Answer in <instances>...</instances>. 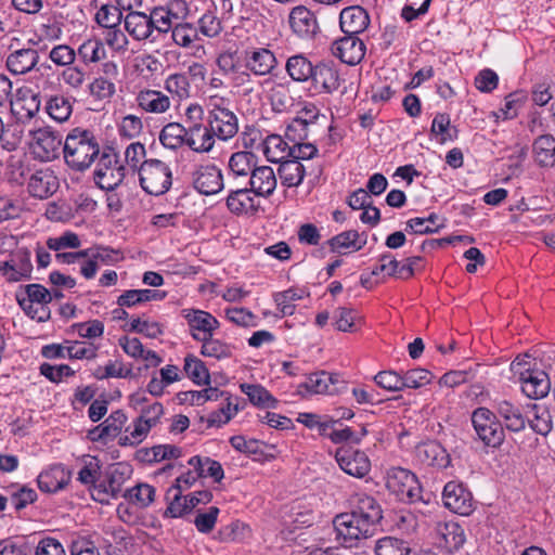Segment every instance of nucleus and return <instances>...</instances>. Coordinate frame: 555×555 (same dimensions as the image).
I'll list each match as a JSON object with an SVG mask.
<instances>
[{
    "mask_svg": "<svg viewBox=\"0 0 555 555\" xmlns=\"http://www.w3.org/2000/svg\"><path fill=\"white\" fill-rule=\"evenodd\" d=\"M183 371L197 385H207L210 380L209 371L205 363L193 354L184 358Z\"/></svg>",
    "mask_w": 555,
    "mask_h": 555,
    "instance_id": "47",
    "label": "nucleus"
},
{
    "mask_svg": "<svg viewBox=\"0 0 555 555\" xmlns=\"http://www.w3.org/2000/svg\"><path fill=\"white\" fill-rule=\"evenodd\" d=\"M127 422V416L121 410L112 412V414L99 426L95 431H100L99 438H115L121 431Z\"/></svg>",
    "mask_w": 555,
    "mask_h": 555,
    "instance_id": "49",
    "label": "nucleus"
},
{
    "mask_svg": "<svg viewBox=\"0 0 555 555\" xmlns=\"http://www.w3.org/2000/svg\"><path fill=\"white\" fill-rule=\"evenodd\" d=\"M11 258L14 263V273L11 274V282L30 279L33 272L30 250L25 247L18 248Z\"/></svg>",
    "mask_w": 555,
    "mask_h": 555,
    "instance_id": "45",
    "label": "nucleus"
},
{
    "mask_svg": "<svg viewBox=\"0 0 555 555\" xmlns=\"http://www.w3.org/2000/svg\"><path fill=\"white\" fill-rule=\"evenodd\" d=\"M241 390L248 397L249 401L261 408H275L276 399L261 385L242 384Z\"/></svg>",
    "mask_w": 555,
    "mask_h": 555,
    "instance_id": "46",
    "label": "nucleus"
},
{
    "mask_svg": "<svg viewBox=\"0 0 555 555\" xmlns=\"http://www.w3.org/2000/svg\"><path fill=\"white\" fill-rule=\"evenodd\" d=\"M522 364L518 361H513L511 370L515 374H519V382L521 383V391L530 399H541L547 396L551 390V380L548 375L541 370L525 369L521 371Z\"/></svg>",
    "mask_w": 555,
    "mask_h": 555,
    "instance_id": "9",
    "label": "nucleus"
},
{
    "mask_svg": "<svg viewBox=\"0 0 555 555\" xmlns=\"http://www.w3.org/2000/svg\"><path fill=\"white\" fill-rule=\"evenodd\" d=\"M59 189V179L51 169L35 171L28 181V192L33 197L44 199Z\"/></svg>",
    "mask_w": 555,
    "mask_h": 555,
    "instance_id": "21",
    "label": "nucleus"
},
{
    "mask_svg": "<svg viewBox=\"0 0 555 555\" xmlns=\"http://www.w3.org/2000/svg\"><path fill=\"white\" fill-rule=\"evenodd\" d=\"M533 154L537 163L543 167L555 165V138L543 134L533 142Z\"/></svg>",
    "mask_w": 555,
    "mask_h": 555,
    "instance_id": "37",
    "label": "nucleus"
},
{
    "mask_svg": "<svg viewBox=\"0 0 555 555\" xmlns=\"http://www.w3.org/2000/svg\"><path fill=\"white\" fill-rule=\"evenodd\" d=\"M186 135L188 127L179 122H169L162 129L159 141L166 149L177 150L185 145Z\"/></svg>",
    "mask_w": 555,
    "mask_h": 555,
    "instance_id": "41",
    "label": "nucleus"
},
{
    "mask_svg": "<svg viewBox=\"0 0 555 555\" xmlns=\"http://www.w3.org/2000/svg\"><path fill=\"white\" fill-rule=\"evenodd\" d=\"M225 204L228 209L236 216L254 215L258 210L254 192L246 183L244 186L230 188Z\"/></svg>",
    "mask_w": 555,
    "mask_h": 555,
    "instance_id": "19",
    "label": "nucleus"
},
{
    "mask_svg": "<svg viewBox=\"0 0 555 555\" xmlns=\"http://www.w3.org/2000/svg\"><path fill=\"white\" fill-rule=\"evenodd\" d=\"M263 144V154L271 163H280L292 155V146L279 134L268 135Z\"/></svg>",
    "mask_w": 555,
    "mask_h": 555,
    "instance_id": "36",
    "label": "nucleus"
},
{
    "mask_svg": "<svg viewBox=\"0 0 555 555\" xmlns=\"http://www.w3.org/2000/svg\"><path fill=\"white\" fill-rule=\"evenodd\" d=\"M495 414L502 420L506 429L520 433L526 428L528 414L525 406L514 403L511 400L502 399L495 401Z\"/></svg>",
    "mask_w": 555,
    "mask_h": 555,
    "instance_id": "15",
    "label": "nucleus"
},
{
    "mask_svg": "<svg viewBox=\"0 0 555 555\" xmlns=\"http://www.w3.org/2000/svg\"><path fill=\"white\" fill-rule=\"evenodd\" d=\"M47 113L51 118L59 122H63L72 115V103L63 95H54L49 99L46 106Z\"/></svg>",
    "mask_w": 555,
    "mask_h": 555,
    "instance_id": "51",
    "label": "nucleus"
},
{
    "mask_svg": "<svg viewBox=\"0 0 555 555\" xmlns=\"http://www.w3.org/2000/svg\"><path fill=\"white\" fill-rule=\"evenodd\" d=\"M285 68L294 81L305 82L311 79L314 65L302 54H297L287 60Z\"/></svg>",
    "mask_w": 555,
    "mask_h": 555,
    "instance_id": "42",
    "label": "nucleus"
},
{
    "mask_svg": "<svg viewBox=\"0 0 555 555\" xmlns=\"http://www.w3.org/2000/svg\"><path fill=\"white\" fill-rule=\"evenodd\" d=\"M295 118H298L302 121L305 120L308 124V127L317 133H320V131L324 128V125H322L321 121L326 119V117L320 114L319 108L313 104L304 106Z\"/></svg>",
    "mask_w": 555,
    "mask_h": 555,
    "instance_id": "63",
    "label": "nucleus"
},
{
    "mask_svg": "<svg viewBox=\"0 0 555 555\" xmlns=\"http://www.w3.org/2000/svg\"><path fill=\"white\" fill-rule=\"evenodd\" d=\"M193 185L201 194H217L224 188L221 170L215 165L199 166L193 172Z\"/></svg>",
    "mask_w": 555,
    "mask_h": 555,
    "instance_id": "17",
    "label": "nucleus"
},
{
    "mask_svg": "<svg viewBox=\"0 0 555 555\" xmlns=\"http://www.w3.org/2000/svg\"><path fill=\"white\" fill-rule=\"evenodd\" d=\"M216 137L209 130L206 122L201 125H188L185 145L195 153H210L216 143Z\"/></svg>",
    "mask_w": 555,
    "mask_h": 555,
    "instance_id": "22",
    "label": "nucleus"
},
{
    "mask_svg": "<svg viewBox=\"0 0 555 555\" xmlns=\"http://www.w3.org/2000/svg\"><path fill=\"white\" fill-rule=\"evenodd\" d=\"M228 98L210 95L205 101V122L217 140L227 142L238 132V118Z\"/></svg>",
    "mask_w": 555,
    "mask_h": 555,
    "instance_id": "2",
    "label": "nucleus"
},
{
    "mask_svg": "<svg viewBox=\"0 0 555 555\" xmlns=\"http://www.w3.org/2000/svg\"><path fill=\"white\" fill-rule=\"evenodd\" d=\"M122 13L119 8L104 4L95 13V22L104 28L111 29L120 24Z\"/></svg>",
    "mask_w": 555,
    "mask_h": 555,
    "instance_id": "60",
    "label": "nucleus"
},
{
    "mask_svg": "<svg viewBox=\"0 0 555 555\" xmlns=\"http://www.w3.org/2000/svg\"><path fill=\"white\" fill-rule=\"evenodd\" d=\"M415 455L418 462L426 466L446 468L450 464V456L447 450L437 441L418 444Z\"/></svg>",
    "mask_w": 555,
    "mask_h": 555,
    "instance_id": "27",
    "label": "nucleus"
},
{
    "mask_svg": "<svg viewBox=\"0 0 555 555\" xmlns=\"http://www.w3.org/2000/svg\"><path fill=\"white\" fill-rule=\"evenodd\" d=\"M442 500L448 509L462 516H468L474 509L472 493L456 481H450L444 486Z\"/></svg>",
    "mask_w": 555,
    "mask_h": 555,
    "instance_id": "14",
    "label": "nucleus"
},
{
    "mask_svg": "<svg viewBox=\"0 0 555 555\" xmlns=\"http://www.w3.org/2000/svg\"><path fill=\"white\" fill-rule=\"evenodd\" d=\"M319 133L313 131L308 127V124L304 120H299L298 118H293L286 126L285 129V139L295 144L301 143V141H308L310 139L315 140V137Z\"/></svg>",
    "mask_w": 555,
    "mask_h": 555,
    "instance_id": "48",
    "label": "nucleus"
},
{
    "mask_svg": "<svg viewBox=\"0 0 555 555\" xmlns=\"http://www.w3.org/2000/svg\"><path fill=\"white\" fill-rule=\"evenodd\" d=\"M182 314L190 327V334L194 339L197 337H207L219 327V321L209 312L198 309H184Z\"/></svg>",
    "mask_w": 555,
    "mask_h": 555,
    "instance_id": "20",
    "label": "nucleus"
},
{
    "mask_svg": "<svg viewBox=\"0 0 555 555\" xmlns=\"http://www.w3.org/2000/svg\"><path fill=\"white\" fill-rule=\"evenodd\" d=\"M164 88L179 100H185L190 96L191 86L184 74L169 75L165 80Z\"/></svg>",
    "mask_w": 555,
    "mask_h": 555,
    "instance_id": "53",
    "label": "nucleus"
},
{
    "mask_svg": "<svg viewBox=\"0 0 555 555\" xmlns=\"http://www.w3.org/2000/svg\"><path fill=\"white\" fill-rule=\"evenodd\" d=\"M188 464L192 466L195 472H198V475L202 476V478L210 477L215 482H220L224 477L221 464L210 457L195 455L189 460Z\"/></svg>",
    "mask_w": 555,
    "mask_h": 555,
    "instance_id": "39",
    "label": "nucleus"
},
{
    "mask_svg": "<svg viewBox=\"0 0 555 555\" xmlns=\"http://www.w3.org/2000/svg\"><path fill=\"white\" fill-rule=\"evenodd\" d=\"M272 109L276 113L286 112L294 104V98L287 86L278 83L270 90L269 95Z\"/></svg>",
    "mask_w": 555,
    "mask_h": 555,
    "instance_id": "52",
    "label": "nucleus"
},
{
    "mask_svg": "<svg viewBox=\"0 0 555 555\" xmlns=\"http://www.w3.org/2000/svg\"><path fill=\"white\" fill-rule=\"evenodd\" d=\"M532 411H534V416L532 420L528 417V422L531 429L539 435L546 436L553 427L552 416L550 411L546 409H539L537 404L527 405Z\"/></svg>",
    "mask_w": 555,
    "mask_h": 555,
    "instance_id": "57",
    "label": "nucleus"
},
{
    "mask_svg": "<svg viewBox=\"0 0 555 555\" xmlns=\"http://www.w3.org/2000/svg\"><path fill=\"white\" fill-rule=\"evenodd\" d=\"M220 509L210 506L206 512L198 511L193 522L201 533H209L214 530Z\"/></svg>",
    "mask_w": 555,
    "mask_h": 555,
    "instance_id": "64",
    "label": "nucleus"
},
{
    "mask_svg": "<svg viewBox=\"0 0 555 555\" xmlns=\"http://www.w3.org/2000/svg\"><path fill=\"white\" fill-rule=\"evenodd\" d=\"M410 553L409 543L395 537H384L375 545L376 555H410Z\"/></svg>",
    "mask_w": 555,
    "mask_h": 555,
    "instance_id": "50",
    "label": "nucleus"
},
{
    "mask_svg": "<svg viewBox=\"0 0 555 555\" xmlns=\"http://www.w3.org/2000/svg\"><path fill=\"white\" fill-rule=\"evenodd\" d=\"M126 177V168L118 163L115 153H102L98 168L94 171V181L99 188L113 191L120 185Z\"/></svg>",
    "mask_w": 555,
    "mask_h": 555,
    "instance_id": "10",
    "label": "nucleus"
},
{
    "mask_svg": "<svg viewBox=\"0 0 555 555\" xmlns=\"http://www.w3.org/2000/svg\"><path fill=\"white\" fill-rule=\"evenodd\" d=\"M335 326L340 332H353L357 330L361 317L351 308L341 307L334 313Z\"/></svg>",
    "mask_w": 555,
    "mask_h": 555,
    "instance_id": "55",
    "label": "nucleus"
},
{
    "mask_svg": "<svg viewBox=\"0 0 555 555\" xmlns=\"http://www.w3.org/2000/svg\"><path fill=\"white\" fill-rule=\"evenodd\" d=\"M276 177L270 166H260L254 169L251 176L246 180L254 195L269 197L276 188Z\"/></svg>",
    "mask_w": 555,
    "mask_h": 555,
    "instance_id": "24",
    "label": "nucleus"
},
{
    "mask_svg": "<svg viewBox=\"0 0 555 555\" xmlns=\"http://www.w3.org/2000/svg\"><path fill=\"white\" fill-rule=\"evenodd\" d=\"M367 242L365 232L359 233L356 230L344 231L327 241L333 253H339L341 249H352L358 251L362 249Z\"/></svg>",
    "mask_w": 555,
    "mask_h": 555,
    "instance_id": "33",
    "label": "nucleus"
},
{
    "mask_svg": "<svg viewBox=\"0 0 555 555\" xmlns=\"http://www.w3.org/2000/svg\"><path fill=\"white\" fill-rule=\"evenodd\" d=\"M40 109V100L37 94L23 96L16 102V108L13 112L16 114L17 119L25 122L33 119Z\"/></svg>",
    "mask_w": 555,
    "mask_h": 555,
    "instance_id": "56",
    "label": "nucleus"
},
{
    "mask_svg": "<svg viewBox=\"0 0 555 555\" xmlns=\"http://www.w3.org/2000/svg\"><path fill=\"white\" fill-rule=\"evenodd\" d=\"M333 527L336 540L345 547L357 546L360 540L369 539L376 532L350 509L337 514L333 518Z\"/></svg>",
    "mask_w": 555,
    "mask_h": 555,
    "instance_id": "3",
    "label": "nucleus"
},
{
    "mask_svg": "<svg viewBox=\"0 0 555 555\" xmlns=\"http://www.w3.org/2000/svg\"><path fill=\"white\" fill-rule=\"evenodd\" d=\"M279 164L278 175L283 185L294 188L301 184L306 170L300 162L289 157Z\"/></svg>",
    "mask_w": 555,
    "mask_h": 555,
    "instance_id": "35",
    "label": "nucleus"
},
{
    "mask_svg": "<svg viewBox=\"0 0 555 555\" xmlns=\"http://www.w3.org/2000/svg\"><path fill=\"white\" fill-rule=\"evenodd\" d=\"M339 467L356 478L365 477L371 470V461L365 452L351 447H340L335 452Z\"/></svg>",
    "mask_w": 555,
    "mask_h": 555,
    "instance_id": "12",
    "label": "nucleus"
},
{
    "mask_svg": "<svg viewBox=\"0 0 555 555\" xmlns=\"http://www.w3.org/2000/svg\"><path fill=\"white\" fill-rule=\"evenodd\" d=\"M386 487L401 502H427L417 477L405 468L391 467L387 472Z\"/></svg>",
    "mask_w": 555,
    "mask_h": 555,
    "instance_id": "4",
    "label": "nucleus"
},
{
    "mask_svg": "<svg viewBox=\"0 0 555 555\" xmlns=\"http://www.w3.org/2000/svg\"><path fill=\"white\" fill-rule=\"evenodd\" d=\"M348 508L375 531L383 519V509L378 501L366 493H354L348 500Z\"/></svg>",
    "mask_w": 555,
    "mask_h": 555,
    "instance_id": "13",
    "label": "nucleus"
},
{
    "mask_svg": "<svg viewBox=\"0 0 555 555\" xmlns=\"http://www.w3.org/2000/svg\"><path fill=\"white\" fill-rule=\"evenodd\" d=\"M311 80L315 87L320 86L321 90L325 93H332L340 86L338 69L331 62H320L314 65Z\"/></svg>",
    "mask_w": 555,
    "mask_h": 555,
    "instance_id": "31",
    "label": "nucleus"
},
{
    "mask_svg": "<svg viewBox=\"0 0 555 555\" xmlns=\"http://www.w3.org/2000/svg\"><path fill=\"white\" fill-rule=\"evenodd\" d=\"M63 154L68 167L85 171L99 157L100 145L93 132L75 128L65 139Z\"/></svg>",
    "mask_w": 555,
    "mask_h": 555,
    "instance_id": "1",
    "label": "nucleus"
},
{
    "mask_svg": "<svg viewBox=\"0 0 555 555\" xmlns=\"http://www.w3.org/2000/svg\"><path fill=\"white\" fill-rule=\"evenodd\" d=\"M39 62L38 51L30 48L14 49L8 56L5 65L13 75H24L36 68Z\"/></svg>",
    "mask_w": 555,
    "mask_h": 555,
    "instance_id": "23",
    "label": "nucleus"
},
{
    "mask_svg": "<svg viewBox=\"0 0 555 555\" xmlns=\"http://www.w3.org/2000/svg\"><path fill=\"white\" fill-rule=\"evenodd\" d=\"M289 25L293 31L300 38H312L319 29L314 14L302 5L296 7L291 11Z\"/></svg>",
    "mask_w": 555,
    "mask_h": 555,
    "instance_id": "25",
    "label": "nucleus"
},
{
    "mask_svg": "<svg viewBox=\"0 0 555 555\" xmlns=\"http://www.w3.org/2000/svg\"><path fill=\"white\" fill-rule=\"evenodd\" d=\"M346 388V383L338 374L321 371L310 374L305 383L298 385L297 393L305 397V390L310 395H337Z\"/></svg>",
    "mask_w": 555,
    "mask_h": 555,
    "instance_id": "11",
    "label": "nucleus"
},
{
    "mask_svg": "<svg viewBox=\"0 0 555 555\" xmlns=\"http://www.w3.org/2000/svg\"><path fill=\"white\" fill-rule=\"evenodd\" d=\"M171 38L177 46L189 48L197 38V29L190 23L177 24L171 29Z\"/></svg>",
    "mask_w": 555,
    "mask_h": 555,
    "instance_id": "62",
    "label": "nucleus"
},
{
    "mask_svg": "<svg viewBox=\"0 0 555 555\" xmlns=\"http://www.w3.org/2000/svg\"><path fill=\"white\" fill-rule=\"evenodd\" d=\"M156 490L149 483H138L125 491L122 496L140 508L149 507L155 500Z\"/></svg>",
    "mask_w": 555,
    "mask_h": 555,
    "instance_id": "44",
    "label": "nucleus"
},
{
    "mask_svg": "<svg viewBox=\"0 0 555 555\" xmlns=\"http://www.w3.org/2000/svg\"><path fill=\"white\" fill-rule=\"evenodd\" d=\"M66 353L70 359H94L96 357L98 348L90 343L78 340H66Z\"/></svg>",
    "mask_w": 555,
    "mask_h": 555,
    "instance_id": "61",
    "label": "nucleus"
},
{
    "mask_svg": "<svg viewBox=\"0 0 555 555\" xmlns=\"http://www.w3.org/2000/svg\"><path fill=\"white\" fill-rule=\"evenodd\" d=\"M137 103L140 108L147 113L162 114L169 109V98L158 90H141L137 95Z\"/></svg>",
    "mask_w": 555,
    "mask_h": 555,
    "instance_id": "34",
    "label": "nucleus"
},
{
    "mask_svg": "<svg viewBox=\"0 0 555 555\" xmlns=\"http://www.w3.org/2000/svg\"><path fill=\"white\" fill-rule=\"evenodd\" d=\"M439 544L450 553L457 552L465 543L466 535L463 527L455 521L439 522L436 527Z\"/></svg>",
    "mask_w": 555,
    "mask_h": 555,
    "instance_id": "28",
    "label": "nucleus"
},
{
    "mask_svg": "<svg viewBox=\"0 0 555 555\" xmlns=\"http://www.w3.org/2000/svg\"><path fill=\"white\" fill-rule=\"evenodd\" d=\"M166 499L168 506L164 512V517L180 518L192 512L186 495H182V492L179 491V487H170L167 491Z\"/></svg>",
    "mask_w": 555,
    "mask_h": 555,
    "instance_id": "40",
    "label": "nucleus"
},
{
    "mask_svg": "<svg viewBox=\"0 0 555 555\" xmlns=\"http://www.w3.org/2000/svg\"><path fill=\"white\" fill-rule=\"evenodd\" d=\"M147 14L154 42H156L162 36L171 31L172 18L162 5L152 8Z\"/></svg>",
    "mask_w": 555,
    "mask_h": 555,
    "instance_id": "43",
    "label": "nucleus"
},
{
    "mask_svg": "<svg viewBox=\"0 0 555 555\" xmlns=\"http://www.w3.org/2000/svg\"><path fill=\"white\" fill-rule=\"evenodd\" d=\"M242 61L245 68L256 76L271 74L278 64L274 53L266 48H250L243 51Z\"/></svg>",
    "mask_w": 555,
    "mask_h": 555,
    "instance_id": "16",
    "label": "nucleus"
},
{
    "mask_svg": "<svg viewBox=\"0 0 555 555\" xmlns=\"http://www.w3.org/2000/svg\"><path fill=\"white\" fill-rule=\"evenodd\" d=\"M472 424L478 438L488 447L499 448L504 442L505 433L495 412L488 408H477L472 413Z\"/></svg>",
    "mask_w": 555,
    "mask_h": 555,
    "instance_id": "6",
    "label": "nucleus"
},
{
    "mask_svg": "<svg viewBox=\"0 0 555 555\" xmlns=\"http://www.w3.org/2000/svg\"><path fill=\"white\" fill-rule=\"evenodd\" d=\"M422 262L423 258L421 256L408 257L403 264L397 260L396 268L388 271V276L400 280H409L415 274L416 271L421 269Z\"/></svg>",
    "mask_w": 555,
    "mask_h": 555,
    "instance_id": "59",
    "label": "nucleus"
},
{
    "mask_svg": "<svg viewBox=\"0 0 555 555\" xmlns=\"http://www.w3.org/2000/svg\"><path fill=\"white\" fill-rule=\"evenodd\" d=\"M30 152L40 162H51L60 156L63 137L50 127L30 131Z\"/></svg>",
    "mask_w": 555,
    "mask_h": 555,
    "instance_id": "8",
    "label": "nucleus"
},
{
    "mask_svg": "<svg viewBox=\"0 0 555 555\" xmlns=\"http://www.w3.org/2000/svg\"><path fill=\"white\" fill-rule=\"evenodd\" d=\"M257 162L258 157L253 152H235L229 159V176L235 180L243 178L246 181L256 168Z\"/></svg>",
    "mask_w": 555,
    "mask_h": 555,
    "instance_id": "32",
    "label": "nucleus"
},
{
    "mask_svg": "<svg viewBox=\"0 0 555 555\" xmlns=\"http://www.w3.org/2000/svg\"><path fill=\"white\" fill-rule=\"evenodd\" d=\"M194 339L202 343L201 354L204 357L222 360L231 358L233 354V347L224 341L214 338L212 334L206 338L194 335Z\"/></svg>",
    "mask_w": 555,
    "mask_h": 555,
    "instance_id": "38",
    "label": "nucleus"
},
{
    "mask_svg": "<svg viewBox=\"0 0 555 555\" xmlns=\"http://www.w3.org/2000/svg\"><path fill=\"white\" fill-rule=\"evenodd\" d=\"M339 24L345 35H356L364 31L370 24L367 12L359 7L345 8L339 15Z\"/></svg>",
    "mask_w": 555,
    "mask_h": 555,
    "instance_id": "26",
    "label": "nucleus"
},
{
    "mask_svg": "<svg viewBox=\"0 0 555 555\" xmlns=\"http://www.w3.org/2000/svg\"><path fill=\"white\" fill-rule=\"evenodd\" d=\"M78 55L86 64L96 63L105 57L106 50L102 41L89 39L79 47Z\"/></svg>",
    "mask_w": 555,
    "mask_h": 555,
    "instance_id": "54",
    "label": "nucleus"
},
{
    "mask_svg": "<svg viewBox=\"0 0 555 555\" xmlns=\"http://www.w3.org/2000/svg\"><path fill=\"white\" fill-rule=\"evenodd\" d=\"M69 481L70 472L61 464L52 465L37 478L39 489L48 493L65 488Z\"/></svg>",
    "mask_w": 555,
    "mask_h": 555,
    "instance_id": "30",
    "label": "nucleus"
},
{
    "mask_svg": "<svg viewBox=\"0 0 555 555\" xmlns=\"http://www.w3.org/2000/svg\"><path fill=\"white\" fill-rule=\"evenodd\" d=\"M125 29L137 41L154 42L149 14L142 11H131L124 20Z\"/></svg>",
    "mask_w": 555,
    "mask_h": 555,
    "instance_id": "29",
    "label": "nucleus"
},
{
    "mask_svg": "<svg viewBox=\"0 0 555 555\" xmlns=\"http://www.w3.org/2000/svg\"><path fill=\"white\" fill-rule=\"evenodd\" d=\"M141 188L149 194L159 196L169 191L172 172L167 164L159 159L144 160L139 168Z\"/></svg>",
    "mask_w": 555,
    "mask_h": 555,
    "instance_id": "5",
    "label": "nucleus"
},
{
    "mask_svg": "<svg viewBox=\"0 0 555 555\" xmlns=\"http://www.w3.org/2000/svg\"><path fill=\"white\" fill-rule=\"evenodd\" d=\"M164 414V406L159 402H153L140 409V415L133 422V428L126 429L129 435L120 437L121 446H133L142 442L152 427L156 426Z\"/></svg>",
    "mask_w": 555,
    "mask_h": 555,
    "instance_id": "7",
    "label": "nucleus"
},
{
    "mask_svg": "<svg viewBox=\"0 0 555 555\" xmlns=\"http://www.w3.org/2000/svg\"><path fill=\"white\" fill-rule=\"evenodd\" d=\"M433 379V374L425 369L416 367L409 370L402 374L403 389H417L428 385Z\"/></svg>",
    "mask_w": 555,
    "mask_h": 555,
    "instance_id": "58",
    "label": "nucleus"
},
{
    "mask_svg": "<svg viewBox=\"0 0 555 555\" xmlns=\"http://www.w3.org/2000/svg\"><path fill=\"white\" fill-rule=\"evenodd\" d=\"M332 52L335 56L348 65H356L362 61L365 54V46L356 35H346L334 41Z\"/></svg>",
    "mask_w": 555,
    "mask_h": 555,
    "instance_id": "18",
    "label": "nucleus"
}]
</instances>
